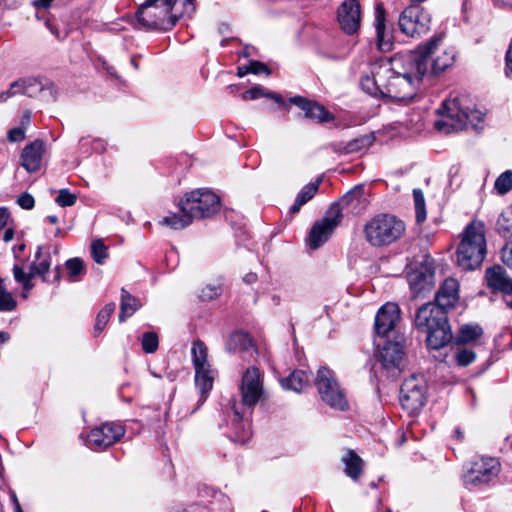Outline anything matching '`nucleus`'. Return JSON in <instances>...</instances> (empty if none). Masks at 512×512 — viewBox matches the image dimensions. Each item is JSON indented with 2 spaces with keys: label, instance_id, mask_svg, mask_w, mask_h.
<instances>
[{
  "label": "nucleus",
  "instance_id": "19",
  "mask_svg": "<svg viewBox=\"0 0 512 512\" xmlns=\"http://www.w3.org/2000/svg\"><path fill=\"white\" fill-rule=\"evenodd\" d=\"M400 318V310L397 304L388 302L383 305L375 317V330L380 336H386L394 329Z\"/></svg>",
  "mask_w": 512,
  "mask_h": 512
},
{
  "label": "nucleus",
  "instance_id": "25",
  "mask_svg": "<svg viewBox=\"0 0 512 512\" xmlns=\"http://www.w3.org/2000/svg\"><path fill=\"white\" fill-rule=\"evenodd\" d=\"M43 90V85L36 79H26L15 81L10 85V88L0 95V98L5 101L9 97L18 93L25 94L29 97L37 95Z\"/></svg>",
  "mask_w": 512,
  "mask_h": 512
},
{
  "label": "nucleus",
  "instance_id": "61",
  "mask_svg": "<svg viewBox=\"0 0 512 512\" xmlns=\"http://www.w3.org/2000/svg\"><path fill=\"white\" fill-rule=\"evenodd\" d=\"M257 280V275L255 273H249L244 277V281L246 283H254Z\"/></svg>",
  "mask_w": 512,
  "mask_h": 512
},
{
  "label": "nucleus",
  "instance_id": "32",
  "mask_svg": "<svg viewBox=\"0 0 512 512\" xmlns=\"http://www.w3.org/2000/svg\"><path fill=\"white\" fill-rule=\"evenodd\" d=\"M483 334V330L478 324H465L462 325L459 329L458 335L456 337L457 344H468L477 341L481 335Z\"/></svg>",
  "mask_w": 512,
  "mask_h": 512
},
{
  "label": "nucleus",
  "instance_id": "56",
  "mask_svg": "<svg viewBox=\"0 0 512 512\" xmlns=\"http://www.w3.org/2000/svg\"><path fill=\"white\" fill-rule=\"evenodd\" d=\"M506 70L507 73L512 74V42L510 43L508 50L506 52Z\"/></svg>",
  "mask_w": 512,
  "mask_h": 512
},
{
  "label": "nucleus",
  "instance_id": "55",
  "mask_svg": "<svg viewBox=\"0 0 512 512\" xmlns=\"http://www.w3.org/2000/svg\"><path fill=\"white\" fill-rule=\"evenodd\" d=\"M13 274L15 280L19 283H22L28 276L31 275V271L29 273H25L22 268L16 265L13 268Z\"/></svg>",
  "mask_w": 512,
  "mask_h": 512
},
{
  "label": "nucleus",
  "instance_id": "5",
  "mask_svg": "<svg viewBox=\"0 0 512 512\" xmlns=\"http://www.w3.org/2000/svg\"><path fill=\"white\" fill-rule=\"evenodd\" d=\"M405 231V223L392 214L376 215L364 227L365 239L374 247L390 245L400 239Z\"/></svg>",
  "mask_w": 512,
  "mask_h": 512
},
{
  "label": "nucleus",
  "instance_id": "44",
  "mask_svg": "<svg viewBox=\"0 0 512 512\" xmlns=\"http://www.w3.org/2000/svg\"><path fill=\"white\" fill-rule=\"evenodd\" d=\"M222 287L220 283H209L205 285L199 294L203 301H211L221 294Z\"/></svg>",
  "mask_w": 512,
  "mask_h": 512
},
{
  "label": "nucleus",
  "instance_id": "40",
  "mask_svg": "<svg viewBox=\"0 0 512 512\" xmlns=\"http://www.w3.org/2000/svg\"><path fill=\"white\" fill-rule=\"evenodd\" d=\"M373 142L372 136L365 135L360 138L354 139L350 142H348L345 147L343 148V151L347 154L349 153H357L360 152L366 148H368Z\"/></svg>",
  "mask_w": 512,
  "mask_h": 512
},
{
  "label": "nucleus",
  "instance_id": "31",
  "mask_svg": "<svg viewBox=\"0 0 512 512\" xmlns=\"http://www.w3.org/2000/svg\"><path fill=\"white\" fill-rule=\"evenodd\" d=\"M140 307L141 303L138 301V299L133 297L125 289H122L119 321H125L126 318L131 317Z\"/></svg>",
  "mask_w": 512,
  "mask_h": 512
},
{
  "label": "nucleus",
  "instance_id": "57",
  "mask_svg": "<svg viewBox=\"0 0 512 512\" xmlns=\"http://www.w3.org/2000/svg\"><path fill=\"white\" fill-rule=\"evenodd\" d=\"M9 212L6 208H0V230L4 228L8 222Z\"/></svg>",
  "mask_w": 512,
  "mask_h": 512
},
{
  "label": "nucleus",
  "instance_id": "36",
  "mask_svg": "<svg viewBox=\"0 0 512 512\" xmlns=\"http://www.w3.org/2000/svg\"><path fill=\"white\" fill-rule=\"evenodd\" d=\"M195 385L201 393L202 401H204L206 394L213 386V377L211 376L210 368L195 370Z\"/></svg>",
  "mask_w": 512,
  "mask_h": 512
},
{
  "label": "nucleus",
  "instance_id": "62",
  "mask_svg": "<svg viewBox=\"0 0 512 512\" xmlns=\"http://www.w3.org/2000/svg\"><path fill=\"white\" fill-rule=\"evenodd\" d=\"M248 73H250L249 65L238 68V73L237 74H238L239 77H243V76H245Z\"/></svg>",
  "mask_w": 512,
  "mask_h": 512
},
{
  "label": "nucleus",
  "instance_id": "43",
  "mask_svg": "<svg viewBox=\"0 0 512 512\" xmlns=\"http://www.w3.org/2000/svg\"><path fill=\"white\" fill-rule=\"evenodd\" d=\"M65 266L68 271V277L72 281H76L77 277L84 271V264L80 258H72L67 260Z\"/></svg>",
  "mask_w": 512,
  "mask_h": 512
},
{
  "label": "nucleus",
  "instance_id": "47",
  "mask_svg": "<svg viewBox=\"0 0 512 512\" xmlns=\"http://www.w3.org/2000/svg\"><path fill=\"white\" fill-rule=\"evenodd\" d=\"M17 302L10 292L4 288L0 291V311L9 312L16 308Z\"/></svg>",
  "mask_w": 512,
  "mask_h": 512
},
{
  "label": "nucleus",
  "instance_id": "53",
  "mask_svg": "<svg viewBox=\"0 0 512 512\" xmlns=\"http://www.w3.org/2000/svg\"><path fill=\"white\" fill-rule=\"evenodd\" d=\"M17 203L23 208V209H27V210H30L34 207L35 205V200H34V197L25 192V193H22L18 199H17Z\"/></svg>",
  "mask_w": 512,
  "mask_h": 512
},
{
  "label": "nucleus",
  "instance_id": "4",
  "mask_svg": "<svg viewBox=\"0 0 512 512\" xmlns=\"http://www.w3.org/2000/svg\"><path fill=\"white\" fill-rule=\"evenodd\" d=\"M487 253L486 228L482 221L473 220L461 234L457 247V264L464 271L478 268Z\"/></svg>",
  "mask_w": 512,
  "mask_h": 512
},
{
  "label": "nucleus",
  "instance_id": "3",
  "mask_svg": "<svg viewBox=\"0 0 512 512\" xmlns=\"http://www.w3.org/2000/svg\"><path fill=\"white\" fill-rule=\"evenodd\" d=\"M414 325L418 331L426 334V343L430 349H441L453 339L447 311L434 303H426L418 308Z\"/></svg>",
  "mask_w": 512,
  "mask_h": 512
},
{
  "label": "nucleus",
  "instance_id": "46",
  "mask_svg": "<svg viewBox=\"0 0 512 512\" xmlns=\"http://www.w3.org/2000/svg\"><path fill=\"white\" fill-rule=\"evenodd\" d=\"M158 336L155 332H146L142 336L141 345L146 353H154L158 348Z\"/></svg>",
  "mask_w": 512,
  "mask_h": 512
},
{
  "label": "nucleus",
  "instance_id": "1",
  "mask_svg": "<svg viewBox=\"0 0 512 512\" xmlns=\"http://www.w3.org/2000/svg\"><path fill=\"white\" fill-rule=\"evenodd\" d=\"M428 52L429 49L410 51L373 63L370 73L361 79L363 90L375 97L407 103L414 98L428 73Z\"/></svg>",
  "mask_w": 512,
  "mask_h": 512
},
{
  "label": "nucleus",
  "instance_id": "11",
  "mask_svg": "<svg viewBox=\"0 0 512 512\" xmlns=\"http://www.w3.org/2000/svg\"><path fill=\"white\" fill-rule=\"evenodd\" d=\"M441 37L419 46L415 51L429 49L427 53L428 72L439 73L451 67L455 61L456 53L453 47L440 45Z\"/></svg>",
  "mask_w": 512,
  "mask_h": 512
},
{
  "label": "nucleus",
  "instance_id": "17",
  "mask_svg": "<svg viewBox=\"0 0 512 512\" xmlns=\"http://www.w3.org/2000/svg\"><path fill=\"white\" fill-rule=\"evenodd\" d=\"M338 21L344 32L355 33L360 27L361 11L358 0H345L338 8Z\"/></svg>",
  "mask_w": 512,
  "mask_h": 512
},
{
  "label": "nucleus",
  "instance_id": "63",
  "mask_svg": "<svg viewBox=\"0 0 512 512\" xmlns=\"http://www.w3.org/2000/svg\"><path fill=\"white\" fill-rule=\"evenodd\" d=\"M10 339V335L7 332H0V344L6 343Z\"/></svg>",
  "mask_w": 512,
  "mask_h": 512
},
{
  "label": "nucleus",
  "instance_id": "38",
  "mask_svg": "<svg viewBox=\"0 0 512 512\" xmlns=\"http://www.w3.org/2000/svg\"><path fill=\"white\" fill-rule=\"evenodd\" d=\"M496 229L498 233L506 238H512V211L503 212L496 222Z\"/></svg>",
  "mask_w": 512,
  "mask_h": 512
},
{
  "label": "nucleus",
  "instance_id": "2",
  "mask_svg": "<svg viewBox=\"0 0 512 512\" xmlns=\"http://www.w3.org/2000/svg\"><path fill=\"white\" fill-rule=\"evenodd\" d=\"M195 0H146L137 12V20L150 30H170L184 15L195 11Z\"/></svg>",
  "mask_w": 512,
  "mask_h": 512
},
{
  "label": "nucleus",
  "instance_id": "20",
  "mask_svg": "<svg viewBox=\"0 0 512 512\" xmlns=\"http://www.w3.org/2000/svg\"><path fill=\"white\" fill-rule=\"evenodd\" d=\"M485 281L489 289L494 292L510 294L512 292V278L504 267L494 265L486 269Z\"/></svg>",
  "mask_w": 512,
  "mask_h": 512
},
{
  "label": "nucleus",
  "instance_id": "58",
  "mask_svg": "<svg viewBox=\"0 0 512 512\" xmlns=\"http://www.w3.org/2000/svg\"><path fill=\"white\" fill-rule=\"evenodd\" d=\"M35 275H33V273H31L30 276H28L21 284L23 285V288L26 290V291H29L33 288V284H32V278L34 277Z\"/></svg>",
  "mask_w": 512,
  "mask_h": 512
},
{
  "label": "nucleus",
  "instance_id": "15",
  "mask_svg": "<svg viewBox=\"0 0 512 512\" xmlns=\"http://www.w3.org/2000/svg\"><path fill=\"white\" fill-rule=\"evenodd\" d=\"M399 399L402 407L410 413L423 407L425 403L423 387L416 377H411L403 382Z\"/></svg>",
  "mask_w": 512,
  "mask_h": 512
},
{
  "label": "nucleus",
  "instance_id": "22",
  "mask_svg": "<svg viewBox=\"0 0 512 512\" xmlns=\"http://www.w3.org/2000/svg\"><path fill=\"white\" fill-rule=\"evenodd\" d=\"M290 102L304 111L306 118L317 120L321 123L334 120V116L328 112L324 106L317 102L308 100L301 96L292 97Z\"/></svg>",
  "mask_w": 512,
  "mask_h": 512
},
{
  "label": "nucleus",
  "instance_id": "14",
  "mask_svg": "<svg viewBox=\"0 0 512 512\" xmlns=\"http://www.w3.org/2000/svg\"><path fill=\"white\" fill-rule=\"evenodd\" d=\"M124 428L117 423H105L92 429L87 437L88 446L93 450L106 449L124 436Z\"/></svg>",
  "mask_w": 512,
  "mask_h": 512
},
{
  "label": "nucleus",
  "instance_id": "16",
  "mask_svg": "<svg viewBox=\"0 0 512 512\" xmlns=\"http://www.w3.org/2000/svg\"><path fill=\"white\" fill-rule=\"evenodd\" d=\"M404 349L399 342H387L379 353L383 369L391 376H397L404 366Z\"/></svg>",
  "mask_w": 512,
  "mask_h": 512
},
{
  "label": "nucleus",
  "instance_id": "18",
  "mask_svg": "<svg viewBox=\"0 0 512 512\" xmlns=\"http://www.w3.org/2000/svg\"><path fill=\"white\" fill-rule=\"evenodd\" d=\"M435 272L429 265H422L409 273L408 281L416 296L430 292L434 287Z\"/></svg>",
  "mask_w": 512,
  "mask_h": 512
},
{
  "label": "nucleus",
  "instance_id": "59",
  "mask_svg": "<svg viewBox=\"0 0 512 512\" xmlns=\"http://www.w3.org/2000/svg\"><path fill=\"white\" fill-rule=\"evenodd\" d=\"M265 97H269V98L273 99L275 102H277L279 104H283L284 103V100L281 97V95H279V94H277L275 92H266V96Z\"/></svg>",
  "mask_w": 512,
  "mask_h": 512
},
{
  "label": "nucleus",
  "instance_id": "24",
  "mask_svg": "<svg viewBox=\"0 0 512 512\" xmlns=\"http://www.w3.org/2000/svg\"><path fill=\"white\" fill-rule=\"evenodd\" d=\"M459 284L453 278L446 279L438 290L435 297V305L444 310L453 308L459 299Z\"/></svg>",
  "mask_w": 512,
  "mask_h": 512
},
{
  "label": "nucleus",
  "instance_id": "39",
  "mask_svg": "<svg viewBox=\"0 0 512 512\" xmlns=\"http://www.w3.org/2000/svg\"><path fill=\"white\" fill-rule=\"evenodd\" d=\"M114 310V303H109L100 310V312L97 315L96 323L94 326L95 336H97L104 330L105 326L109 322L111 315L114 313Z\"/></svg>",
  "mask_w": 512,
  "mask_h": 512
},
{
  "label": "nucleus",
  "instance_id": "64",
  "mask_svg": "<svg viewBox=\"0 0 512 512\" xmlns=\"http://www.w3.org/2000/svg\"><path fill=\"white\" fill-rule=\"evenodd\" d=\"M53 0H37L36 5L39 7L47 8Z\"/></svg>",
  "mask_w": 512,
  "mask_h": 512
},
{
  "label": "nucleus",
  "instance_id": "27",
  "mask_svg": "<svg viewBox=\"0 0 512 512\" xmlns=\"http://www.w3.org/2000/svg\"><path fill=\"white\" fill-rule=\"evenodd\" d=\"M346 474L353 480H357L363 472V460L353 451L347 450L342 456Z\"/></svg>",
  "mask_w": 512,
  "mask_h": 512
},
{
  "label": "nucleus",
  "instance_id": "23",
  "mask_svg": "<svg viewBox=\"0 0 512 512\" xmlns=\"http://www.w3.org/2000/svg\"><path fill=\"white\" fill-rule=\"evenodd\" d=\"M331 205H337L341 214L343 209H347L354 214L360 213L367 206V199L365 197L363 186H355L338 202H334Z\"/></svg>",
  "mask_w": 512,
  "mask_h": 512
},
{
  "label": "nucleus",
  "instance_id": "30",
  "mask_svg": "<svg viewBox=\"0 0 512 512\" xmlns=\"http://www.w3.org/2000/svg\"><path fill=\"white\" fill-rule=\"evenodd\" d=\"M283 388L293 390L295 392H302L305 387L309 385V376L302 370L294 371L290 376L281 380Z\"/></svg>",
  "mask_w": 512,
  "mask_h": 512
},
{
  "label": "nucleus",
  "instance_id": "60",
  "mask_svg": "<svg viewBox=\"0 0 512 512\" xmlns=\"http://www.w3.org/2000/svg\"><path fill=\"white\" fill-rule=\"evenodd\" d=\"M13 237H14L13 229H11V228L6 229L4 232L3 240L5 242H9L13 239Z\"/></svg>",
  "mask_w": 512,
  "mask_h": 512
},
{
  "label": "nucleus",
  "instance_id": "52",
  "mask_svg": "<svg viewBox=\"0 0 512 512\" xmlns=\"http://www.w3.org/2000/svg\"><path fill=\"white\" fill-rule=\"evenodd\" d=\"M262 96H266V92L264 91V89L261 88L260 86H255V87L247 90L246 92H244L242 95V99L244 101L255 100Z\"/></svg>",
  "mask_w": 512,
  "mask_h": 512
},
{
  "label": "nucleus",
  "instance_id": "6",
  "mask_svg": "<svg viewBox=\"0 0 512 512\" xmlns=\"http://www.w3.org/2000/svg\"><path fill=\"white\" fill-rule=\"evenodd\" d=\"M219 197L208 189H196L187 192L180 198L178 207L185 210L196 219L207 218L220 210Z\"/></svg>",
  "mask_w": 512,
  "mask_h": 512
},
{
  "label": "nucleus",
  "instance_id": "28",
  "mask_svg": "<svg viewBox=\"0 0 512 512\" xmlns=\"http://www.w3.org/2000/svg\"><path fill=\"white\" fill-rule=\"evenodd\" d=\"M194 220L190 213L185 210H180V214L166 216L159 221V224L173 230H180L190 226Z\"/></svg>",
  "mask_w": 512,
  "mask_h": 512
},
{
  "label": "nucleus",
  "instance_id": "37",
  "mask_svg": "<svg viewBox=\"0 0 512 512\" xmlns=\"http://www.w3.org/2000/svg\"><path fill=\"white\" fill-rule=\"evenodd\" d=\"M252 347V339L243 332H237L230 336L226 348L229 351H245Z\"/></svg>",
  "mask_w": 512,
  "mask_h": 512
},
{
  "label": "nucleus",
  "instance_id": "54",
  "mask_svg": "<svg viewBox=\"0 0 512 512\" xmlns=\"http://www.w3.org/2000/svg\"><path fill=\"white\" fill-rule=\"evenodd\" d=\"M250 73L253 74H260V73H266L269 75L271 72L269 68L262 62L259 61H251L249 64Z\"/></svg>",
  "mask_w": 512,
  "mask_h": 512
},
{
  "label": "nucleus",
  "instance_id": "42",
  "mask_svg": "<svg viewBox=\"0 0 512 512\" xmlns=\"http://www.w3.org/2000/svg\"><path fill=\"white\" fill-rule=\"evenodd\" d=\"M414 205L417 222L421 223L426 219L425 199L421 189L413 190Z\"/></svg>",
  "mask_w": 512,
  "mask_h": 512
},
{
  "label": "nucleus",
  "instance_id": "50",
  "mask_svg": "<svg viewBox=\"0 0 512 512\" xmlns=\"http://www.w3.org/2000/svg\"><path fill=\"white\" fill-rule=\"evenodd\" d=\"M501 258L505 265L512 268V238L506 240V243L501 250Z\"/></svg>",
  "mask_w": 512,
  "mask_h": 512
},
{
  "label": "nucleus",
  "instance_id": "29",
  "mask_svg": "<svg viewBox=\"0 0 512 512\" xmlns=\"http://www.w3.org/2000/svg\"><path fill=\"white\" fill-rule=\"evenodd\" d=\"M42 250L41 246L37 248L35 260L32 262L30 270L33 275L40 276L44 282H50L46 277V273L51 267L50 255L46 254L43 256Z\"/></svg>",
  "mask_w": 512,
  "mask_h": 512
},
{
  "label": "nucleus",
  "instance_id": "12",
  "mask_svg": "<svg viewBox=\"0 0 512 512\" xmlns=\"http://www.w3.org/2000/svg\"><path fill=\"white\" fill-rule=\"evenodd\" d=\"M241 403L247 408L254 407L264 395L263 374L251 366L242 375L240 384Z\"/></svg>",
  "mask_w": 512,
  "mask_h": 512
},
{
  "label": "nucleus",
  "instance_id": "51",
  "mask_svg": "<svg viewBox=\"0 0 512 512\" xmlns=\"http://www.w3.org/2000/svg\"><path fill=\"white\" fill-rule=\"evenodd\" d=\"M26 127H16L10 129L7 134V138L10 142H20L25 138Z\"/></svg>",
  "mask_w": 512,
  "mask_h": 512
},
{
  "label": "nucleus",
  "instance_id": "48",
  "mask_svg": "<svg viewBox=\"0 0 512 512\" xmlns=\"http://www.w3.org/2000/svg\"><path fill=\"white\" fill-rule=\"evenodd\" d=\"M77 197L72 194L68 189H61L55 201L61 207L73 206L76 203Z\"/></svg>",
  "mask_w": 512,
  "mask_h": 512
},
{
  "label": "nucleus",
  "instance_id": "34",
  "mask_svg": "<svg viewBox=\"0 0 512 512\" xmlns=\"http://www.w3.org/2000/svg\"><path fill=\"white\" fill-rule=\"evenodd\" d=\"M319 188V183H310L303 187L300 193L297 195L294 204L291 206L290 211L292 214H296L300 211L301 207L310 201Z\"/></svg>",
  "mask_w": 512,
  "mask_h": 512
},
{
  "label": "nucleus",
  "instance_id": "21",
  "mask_svg": "<svg viewBox=\"0 0 512 512\" xmlns=\"http://www.w3.org/2000/svg\"><path fill=\"white\" fill-rule=\"evenodd\" d=\"M44 151L45 143L42 140H35L25 146L20 156L21 166L29 173L38 171L41 167Z\"/></svg>",
  "mask_w": 512,
  "mask_h": 512
},
{
  "label": "nucleus",
  "instance_id": "49",
  "mask_svg": "<svg viewBox=\"0 0 512 512\" xmlns=\"http://www.w3.org/2000/svg\"><path fill=\"white\" fill-rule=\"evenodd\" d=\"M475 357H476L475 353L468 349L460 350L456 354V360H457L458 364L461 366L469 365L470 363H472L475 360Z\"/></svg>",
  "mask_w": 512,
  "mask_h": 512
},
{
  "label": "nucleus",
  "instance_id": "7",
  "mask_svg": "<svg viewBox=\"0 0 512 512\" xmlns=\"http://www.w3.org/2000/svg\"><path fill=\"white\" fill-rule=\"evenodd\" d=\"M315 385L325 404L339 411L348 409L346 393L340 386L334 371L328 367H320L315 378Z\"/></svg>",
  "mask_w": 512,
  "mask_h": 512
},
{
  "label": "nucleus",
  "instance_id": "9",
  "mask_svg": "<svg viewBox=\"0 0 512 512\" xmlns=\"http://www.w3.org/2000/svg\"><path fill=\"white\" fill-rule=\"evenodd\" d=\"M342 218L343 215L339 212L338 206L330 205L325 216L311 227L307 239L309 246L312 249H317L323 245L341 223Z\"/></svg>",
  "mask_w": 512,
  "mask_h": 512
},
{
  "label": "nucleus",
  "instance_id": "35",
  "mask_svg": "<svg viewBox=\"0 0 512 512\" xmlns=\"http://www.w3.org/2000/svg\"><path fill=\"white\" fill-rule=\"evenodd\" d=\"M191 353L195 370L210 368V365L207 361V347L204 342L200 340L195 341L193 343Z\"/></svg>",
  "mask_w": 512,
  "mask_h": 512
},
{
  "label": "nucleus",
  "instance_id": "10",
  "mask_svg": "<svg viewBox=\"0 0 512 512\" xmlns=\"http://www.w3.org/2000/svg\"><path fill=\"white\" fill-rule=\"evenodd\" d=\"M500 471V464L493 457H481L473 461L463 474L466 486H480L489 483Z\"/></svg>",
  "mask_w": 512,
  "mask_h": 512
},
{
  "label": "nucleus",
  "instance_id": "26",
  "mask_svg": "<svg viewBox=\"0 0 512 512\" xmlns=\"http://www.w3.org/2000/svg\"><path fill=\"white\" fill-rule=\"evenodd\" d=\"M375 17H376V34H377V45L378 48L382 51L389 50L391 47V42L386 35L385 32V9L383 4H377L375 9Z\"/></svg>",
  "mask_w": 512,
  "mask_h": 512
},
{
  "label": "nucleus",
  "instance_id": "13",
  "mask_svg": "<svg viewBox=\"0 0 512 512\" xmlns=\"http://www.w3.org/2000/svg\"><path fill=\"white\" fill-rule=\"evenodd\" d=\"M443 119L435 122V128L439 132L449 134L453 131L464 129L468 124L469 115L460 110L456 99L443 103Z\"/></svg>",
  "mask_w": 512,
  "mask_h": 512
},
{
  "label": "nucleus",
  "instance_id": "45",
  "mask_svg": "<svg viewBox=\"0 0 512 512\" xmlns=\"http://www.w3.org/2000/svg\"><path fill=\"white\" fill-rule=\"evenodd\" d=\"M92 257L98 264H103L107 258V247L104 245L101 239L93 241L91 245Z\"/></svg>",
  "mask_w": 512,
  "mask_h": 512
},
{
  "label": "nucleus",
  "instance_id": "8",
  "mask_svg": "<svg viewBox=\"0 0 512 512\" xmlns=\"http://www.w3.org/2000/svg\"><path fill=\"white\" fill-rule=\"evenodd\" d=\"M431 15L422 7L411 5L399 17L400 30L409 37L426 35L430 30Z\"/></svg>",
  "mask_w": 512,
  "mask_h": 512
},
{
  "label": "nucleus",
  "instance_id": "41",
  "mask_svg": "<svg viewBox=\"0 0 512 512\" xmlns=\"http://www.w3.org/2000/svg\"><path fill=\"white\" fill-rule=\"evenodd\" d=\"M494 188L500 195H504L512 189V171L507 170L500 174L494 184Z\"/></svg>",
  "mask_w": 512,
  "mask_h": 512
},
{
  "label": "nucleus",
  "instance_id": "33",
  "mask_svg": "<svg viewBox=\"0 0 512 512\" xmlns=\"http://www.w3.org/2000/svg\"><path fill=\"white\" fill-rule=\"evenodd\" d=\"M234 414L236 416L235 433L233 441L242 445L246 444L251 438V427L249 423L242 422V416L237 409L236 405L233 406Z\"/></svg>",
  "mask_w": 512,
  "mask_h": 512
}]
</instances>
